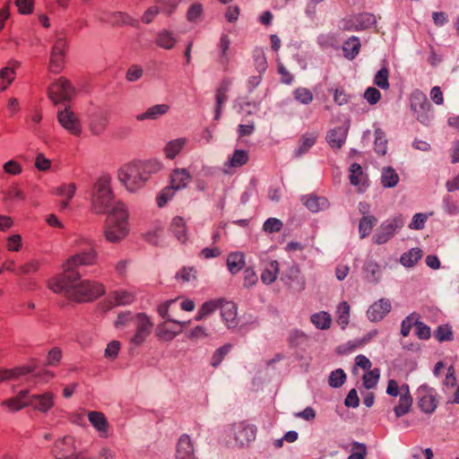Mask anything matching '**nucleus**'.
<instances>
[{"label": "nucleus", "instance_id": "1", "mask_svg": "<svg viewBox=\"0 0 459 459\" xmlns=\"http://www.w3.org/2000/svg\"><path fill=\"white\" fill-rule=\"evenodd\" d=\"M47 286L53 292L63 294L69 302L75 304L92 302L106 292L103 283L83 280L79 272L52 277L47 281Z\"/></svg>", "mask_w": 459, "mask_h": 459}, {"label": "nucleus", "instance_id": "2", "mask_svg": "<svg viewBox=\"0 0 459 459\" xmlns=\"http://www.w3.org/2000/svg\"><path fill=\"white\" fill-rule=\"evenodd\" d=\"M161 168L160 162L155 160H134L119 169L118 178L129 191L134 192L143 187L150 177Z\"/></svg>", "mask_w": 459, "mask_h": 459}, {"label": "nucleus", "instance_id": "3", "mask_svg": "<svg viewBox=\"0 0 459 459\" xmlns=\"http://www.w3.org/2000/svg\"><path fill=\"white\" fill-rule=\"evenodd\" d=\"M129 233L128 212L125 205L116 203L107 216L104 226L105 238L111 243L124 239Z\"/></svg>", "mask_w": 459, "mask_h": 459}, {"label": "nucleus", "instance_id": "4", "mask_svg": "<svg viewBox=\"0 0 459 459\" xmlns=\"http://www.w3.org/2000/svg\"><path fill=\"white\" fill-rule=\"evenodd\" d=\"M178 298L160 303L157 307V313L165 322L160 324L156 330V336L161 341H171L188 325L189 322L175 320L169 313V308L175 304Z\"/></svg>", "mask_w": 459, "mask_h": 459}, {"label": "nucleus", "instance_id": "5", "mask_svg": "<svg viewBox=\"0 0 459 459\" xmlns=\"http://www.w3.org/2000/svg\"><path fill=\"white\" fill-rule=\"evenodd\" d=\"M114 195L110 186V178L108 176L100 177L94 185L92 195V209L101 214L107 212L109 207H114Z\"/></svg>", "mask_w": 459, "mask_h": 459}, {"label": "nucleus", "instance_id": "6", "mask_svg": "<svg viewBox=\"0 0 459 459\" xmlns=\"http://www.w3.org/2000/svg\"><path fill=\"white\" fill-rule=\"evenodd\" d=\"M386 393L392 397L399 396L398 403L394 408L396 417H402L411 411L413 400L408 385L403 384L400 385L396 380L390 379L387 384Z\"/></svg>", "mask_w": 459, "mask_h": 459}, {"label": "nucleus", "instance_id": "7", "mask_svg": "<svg viewBox=\"0 0 459 459\" xmlns=\"http://www.w3.org/2000/svg\"><path fill=\"white\" fill-rule=\"evenodd\" d=\"M90 247L82 252L75 253L69 256L62 264L63 272L61 274H69L74 272H79V266H90L97 264L98 252L94 247L89 243Z\"/></svg>", "mask_w": 459, "mask_h": 459}, {"label": "nucleus", "instance_id": "8", "mask_svg": "<svg viewBox=\"0 0 459 459\" xmlns=\"http://www.w3.org/2000/svg\"><path fill=\"white\" fill-rule=\"evenodd\" d=\"M134 333L130 343L134 346L143 345L152 332L153 322L145 313H137L133 316Z\"/></svg>", "mask_w": 459, "mask_h": 459}, {"label": "nucleus", "instance_id": "9", "mask_svg": "<svg viewBox=\"0 0 459 459\" xmlns=\"http://www.w3.org/2000/svg\"><path fill=\"white\" fill-rule=\"evenodd\" d=\"M411 109L418 121L426 124L430 119L431 105L427 96L420 91H415L410 97Z\"/></svg>", "mask_w": 459, "mask_h": 459}, {"label": "nucleus", "instance_id": "10", "mask_svg": "<svg viewBox=\"0 0 459 459\" xmlns=\"http://www.w3.org/2000/svg\"><path fill=\"white\" fill-rule=\"evenodd\" d=\"M74 93V87L65 77L58 78L48 88V96L55 104L71 99Z\"/></svg>", "mask_w": 459, "mask_h": 459}, {"label": "nucleus", "instance_id": "11", "mask_svg": "<svg viewBox=\"0 0 459 459\" xmlns=\"http://www.w3.org/2000/svg\"><path fill=\"white\" fill-rule=\"evenodd\" d=\"M57 119L60 125L71 134L75 136L81 134V122L76 114L70 108H66L63 111L58 112Z\"/></svg>", "mask_w": 459, "mask_h": 459}, {"label": "nucleus", "instance_id": "12", "mask_svg": "<svg viewBox=\"0 0 459 459\" xmlns=\"http://www.w3.org/2000/svg\"><path fill=\"white\" fill-rule=\"evenodd\" d=\"M75 451V438L71 435L56 440L52 448V453L56 459H68Z\"/></svg>", "mask_w": 459, "mask_h": 459}, {"label": "nucleus", "instance_id": "13", "mask_svg": "<svg viewBox=\"0 0 459 459\" xmlns=\"http://www.w3.org/2000/svg\"><path fill=\"white\" fill-rule=\"evenodd\" d=\"M417 404L421 411L432 413L437 406V400L432 389L421 386L418 389Z\"/></svg>", "mask_w": 459, "mask_h": 459}, {"label": "nucleus", "instance_id": "14", "mask_svg": "<svg viewBox=\"0 0 459 459\" xmlns=\"http://www.w3.org/2000/svg\"><path fill=\"white\" fill-rule=\"evenodd\" d=\"M28 403L34 410L46 413L55 405V394L52 392H46L40 394H28Z\"/></svg>", "mask_w": 459, "mask_h": 459}, {"label": "nucleus", "instance_id": "15", "mask_svg": "<svg viewBox=\"0 0 459 459\" xmlns=\"http://www.w3.org/2000/svg\"><path fill=\"white\" fill-rule=\"evenodd\" d=\"M256 429L254 425L239 422L233 426L235 440L241 446H247L255 438Z\"/></svg>", "mask_w": 459, "mask_h": 459}, {"label": "nucleus", "instance_id": "16", "mask_svg": "<svg viewBox=\"0 0 459 459\" xmlns=\"http://www.w3.org/2000/svg\"><path fill=\"white\" fill-rule=\"evenodd\" d=\"M401 226L402 225L400 221L396 219L383 223L374 236V242L377 245L386 243L389 239H391L394 237L395 231Z\"/></svg>", "mask_w": 459, "mask_h": 459}, {"label": "nucleus", "instance_id": "17", "mask_svg": "<svg viewBox=\"0 0 459 459\" xmlns=\"http://www.w3.org/2000/svg\"><path fill=\"white\" fill-rule=\"evenodd\" d=\"M391 307L389 299H380L369 307L367 316L372 322L381 321L391 311Z\"/></svg>", "mask_w": 459, "mask_h": 459}, {"label": "nucleus", "instance_id": "18", "mask_svg": "<svg viewBox=\"0 0 459 459\" xmlns=\"http://www.w3.org/2000/svg\"><path fill=\"white\" fill-rule=\"evenodd\" d=\"M35 368V365H24L13 368H0V384L6 381L18 380L33 372Z\"/></svg>", "mask_w": 459, "mask_h": 459}, {"label": "nucleus", "instance_id": "19", "mask_svg": "<svg viewBox=\"0 0 459 459\" xmlns=\"http://www.w3.org/2000/svg\"><path fill=\"white\" fill-rule=\"evenodd\" d=\"M221 316L228 327L238 325L237 306L232 301L220 300Z\"/></svg>", "mask_w": 459, "mask_h": 459}, {"label": "nucleus", "instance_id": "20", "mask_svg": "<svg viewBox=\"0 0 459 459\" xmlns=\"http://www.w3.org/2000/svg\"><path fill=\"white\" fill-rule=\"evenodd\" d=\"M192 177L186 169H175L169 176V186L176 191L186 187Z\"/></svg>", "mask_w": 459, "mask_h": 459}, {"label": "nucleus", "instance_id": "21", "mask_svg": "<svg viewBox=\"0 0 459 459\" xmlns=\"http://www.w3.org/2000/svg\"><path fill=\"white\" fill-rule=\"evenodd\" d=\"M303 204L312 212H318L325 210L328 205V200L324 196L315 194L304 195L302 197Z\"/></svg>", "mask_w": 459, "mask_h": 459}, {"label": "nucleus", "instance_id": "22", "mask_svg": "<svg viewBox=\"0 0 459 459\" xmlns=\"http://www.w3.org/2000/svg\"><path fill=\"white\" fill-rule=\"evenodd\" d=\"M348 126H340L330 130L327 134V143L333 149H340L346 141Z\"/></svg>", "mask_w": 459, "mask_h": 459}, {"label": "nucleus", "instance_id": "23", "mask_svg": "<svg viewBox=\"0 0 459 459\" xmlns=\"http://www.w3.org/2000/svg\"><path fill=\"white\" fill-rule=\"evenodd\" d=\"M177 459L195 458L194 445L188 435H182L177 444Z\"/></svg>", "mask_w": 459, "mask_h": 459}, {"label": "nucleus", "instance_id": "24", "mask_svg": "<svg viewBox=\"0 0 459 459\" xmlns=\"http://www.w3.org/2000/svg\"><path fill=\"white\" fill-rule=\"evenodd\" d=\"M280 271V264L276 260H269L264 263V268L261 273V281L264 284H271L277 279Z\"/></svg>", "mask_w": 459, "mask_h": 459}, {"label": "nucleus", "instance_id": "25", "mask_svg": "<svg viewBox=\"0 0 459 459\" xmlns=\"http://www.w3.org/2000/svg\"><path fill=\"white\" fill-rule=\"evenodd\" d=\"M76 192V185L74 183L64 184L56 187L54 191L55 195L61 198L60 208L65 209L69 202L74 196Z\"/></svg>", "mask_w": 459, "mask_h": 459}, {"label": "nucleus", "instance_id": "26", "mask_svg": "<svg viewBox=\"0 0 459 459\" xmlns=\"http://www.w3.org/2000/svg\"><path fill=\"white\" fill-rule=\"evenodd\" d=\"M28 394L27 390H22L16 396L3 401L1 405L6 407L11 411H16L28 407Z\"/></svg>", "mask_w": 459, "mask_h": 459}, {"label": "nucleus", "instance_id": "27", "mask_svg": "<svg viewBox=\"0 0 459 459\" xmlns=\"http://www.w3.org/2000/svg\"><path fill=\"white\" fill-rule=\"evenodd\" d=\"M88 420L101 435L104 434V437H107L109 424L104 413L96 411H90L88 413Z\"/></svg>", "mask_w": 459, "mask_h": 459}, {"label": "nucleus", "instance_id": "28", "mask_svg": "<svg viewBox=\"0 0 459 459\" xmlns=\"http://www.w3.org/2000/svg\"><path fill=\"white\" fill-rule=\"evenodd\" d=\"M227 267L229 271L232 273H239L246 264L245 255L242 252H232L227 256Z\"/></svg>", "mask_w": 459, "mask_h": 459}, {"label": "nucleus", "instance_id": "29", "mask_svg": "<svg viewBox=\"0 0 459 459\" xmlns=\"http://www.w3.org/2000/svg\"><path fill=\"white\" fill-rule=\"evenodd\" d=\"M230 83H231V82H230V78H223L216 89L215 98H216L217 116L220 115L221 106L227 100V92L230 90Z\"/></svg>", "mask_w": 459, "mask_h": 459}, {"label": "nucleus", "instance_id": "30", "mask_svg": "<svg viewBox=\"0 0 459 459\" xmlns=\"http://www.w3.org/2000/svg\"><path fill=\"white\" fill-rule=\"evenodd\" d=\"M360 41L357 37H351L344 41L342 46L343 56L349 59H354L360 50Z\"/></svg>", "mask_w": 459, "mask_h": 459}, {"label": "nucleus", "instance_id": "31", "mask_svg": "<svg viewBox=\"0 0 459 459\" xmlns=\"http://www.w3.org/2000/svg\"><path fill=\"white\" fill-rule=\"evenodd\" d=\"M170 230L179 241L185 242L186 240L187 229L186 221L183 217L176 216L175 218H173L170 224Z\"/></svg>", "mask_w": 459, "mask_h": 459}, {"label": "nucleus", "instance_id": "32", "mask_svg": "<svg viewBox=\"0 0 459 459\" xmlns=\"http://www.w3.org/2000/svg\"><path fill=\"white\" fill-rule=\"evenodd\" d=\"M169 109V107L167 104L154 105L149 108L146 112L137 115L136 119L139 121H143L144 119H156L160 116L166 114Z\"/></svg>", "mask_w": 459, "mask_h": 459}, {"label": "nucleus", "instance_id": "33", "mask_svg": "<svg viewBox=\"0 0 459 459\" xmlns=\"http://www.w3.org/2000/svg\"><path fill=\"white\" fill-rule=\"evenodd\" d=\"M186 143V138H178L169 142L164 147L166 157L173 160L182 151Z\"/></svg>", "mask_w": 459, "mask_h": 459}, {"label": "nucleus", "instance_id": "34", "mask_svg": "<svg viewBox=\"0 0 459 459\" xmlns=\"http://www.w3.org/2000/svg\"><path fill=\"white\" fill-rule=\"evenodd\" d=\"M312 324L320 330H327L331 327L332 317L328 312L321 311L313 314L310 317Z\"/></svg>", "mask_w": 459, "mask_h": 459}, {"label": "nucleus", "instance_id": "35", "mask_svg": "<svg viewBox=\"0 0 459 459\" xmlns=\"http://www.w3.org/2000/svg\"><path fill=\"white\" fill-rule=\"evenodd\" d=\"M377 219L374 215H364L359 223V232L361 238L370 235L376 226Z\"/></svg>", "mask_w": 459, "mask_h": 459}, {"label": "nucleus", "instance_id": "36", "mask_svg": "<svg viewBox=\"0 0 459 459\" xmlns=\"http://www.w3.org/2000/svg\"><path fill=\"white\" fill-rule=\"evenodd\" d=\"M350 182L354 186H364L367 180V176L362 170V168L358 163H352L350 167Z\"/></svg>", "mask_w": 459, "mask_h": 459}, {"label": "nucleus", "instance_id": "37", "mask_svg": "<svg viewBox=\"0 0 459 459\" xmlns=\"http://www.w3.org/2000/svg\"><path fill=\"white\" fill-rule=\"evenodd\" d=\"M422 257L421 249L415 247L410 249L408 252L403 254L401 256V263L406 267H412L415 265Z\"/></svg>", "mask_w": 459, "mask_h": 459}, {"label": "nucleus", "instance_id": "38", "mask_svg": "<svg viewBox=\"0 0 459 459\" xmlns=\"http://www.w3.org/2000/svg\"><path fill=\"white\" fill-rule=\"evenodd\" d=\"M399 181V176L395 170L391 168H384L382 170L381 183L385 187H393Z\"/></svg>", "mask_w": 459, "mask_h": 459}, {"label": "nucleus", "instance_id": "39", "mask_svg": "<svg viewBox=\"0 0 459 459\" xmlns=\"http://www.w3.org/2000/svg\"><path fill=\"white\" fill-rule=\"evenodd\" d=\"M293 97L296 101L303 105H308L313 101V92L306 87H298L293 91Z\"/></svg>", "mask_w": 459, "mask_h": 459}, {"label": "nucleus", "instance_id": "40", "mask_svg": "<svg viewBox=\"0 0 459 459\" xmlns=\"http://www.w3.org/2000/svg\"><path fill=\"white\" fill-rule=\"evenodd\" d=\"M337 323L345 328L349 324L350 319V305L347 301L341 302L337 307Z\"/></svg>", "mask_w": 459, "mask_h": 459}, {"label": "nucleus", "instance_id": "41", "mask_svg": "<svg viewBox=\"0 0 459 459\" xmlns=\"http://www.w3.org/2000/svg\"><path fill=\"white\" fill-rule=\"evenodd\" d=\"M248 153L244 150H236L231 158L228 160L227 166L238 168L245 165L248 161Z\"/></svg>", "mask_w": 459, "mask_h": 459}, {"label": "nucleus", "instance_id": "42", "mask_svg": "<svg viewBox=\"0 0 459 459\" xmlns=\"http://www.w3.org/2000/svg\"><path fill=\"white\" fill-rule=\"evenodd\" d=\"M317 135L314 133H307L299 139L298 154L301 155L307 152L316 142Z\"/></svg>", "mask_w": 459, "mask_h": 459}, {"label": "nucleus", "instance_id": "43", "mask_svg": "<svg viewBox=\"0 0 459 459\" xmlns=\"http://www.w3.org/2000/svg\"><path fill=\"white\" fill-rule=\"evenodd\" d=\"M15 78L13 67H4L0 70V91L6 90Z\"/></svg>", "mask_w": 459, "mask_h": 459}, {"label": "nucleus", "instance_id": "44", "mask_svg": "<svg viewBox=\"0 0 459 459\" xmlns=\"http://www.w3.org/2000/svg\"><path fill=\"white\" fill-rule=\"evenodd\" d=\"M112 297L118 306H125L133 303L135 299V295L128 290H117L113 292Z\"/></svg>", "mask_w": 459, "mask_h": 459}, {"label": "nucleus", "instance_id": "45", "mask_svg": "<svg viewBox=\"0 0 459 459\" xmlns=\"http://www.w3.org/2000/svg\"><path fill=\"white\" fill-rule=\"evenodd\" d=\"M232 348L231 344H225L217 349L211 357L210 363L213 368H217L224 358L229 354Z\"/></svg>", "mask_w": 459, "mask_h": 459}, {"label": "nucleus", "instance_id": "46", "mask_svg": "<svg viewBox=\"0 0 459 459\" xmlns=\"http://www.w3.org/2000/svg\"><path fill=\"white\" fill-rule=\"evenodd\" d=\"M219 307L220 300H211L204 303L195 316V320L200 321L204 319L205 316H207L208 315L214 312L217 308H219Z\"/></svg>", "mask_w": 459, "mask_h": 459}, {"label": "nucleus", "instance_id": "47", "mask_svg": "<svg viewBox=\"0 0 459 459\" xmlns=\"http://www.w3.org/2000/svg\"><path fill=\"white\" fill-rule=\"evenodd\" d=\"M380 377V372L378 368H374L367 371L363 376V385L367 389L373 388L377 385L378 379Z\"/></svg>", "mask_w": 459, "mask_h": 459}, {"label": "nucleus", "instance_id": "48", "mask_svg": "<svg viewBox=\"0 0 459 459\" xmlns=\"http://www.w3.org/2000/svg\"><path fill=\"white\" fill-rule=\"evenodd\" d=\"M388 78L389 70L384 66L375 75L374 83L383 90H387L390 86Z\"/></svg>", "mask_w": 459, "mask_h": 459}, {"label": "nucleus", "instance_id": "49", "mask_svg": "<svg viewBox=\"0 0 459 459\" xmlns=\"http://www.w3.org/2000/svg\"><path fill=\"white\" fill-rule=\"evenodd\" d=\"M40 262L39 260H30L26 264L17 268L16 273L18 275H27L37 273L40 268Z\"/></svg>", "mask_w": 459, "mask_h": 459}, {"label": "nucleus", "instance_id": "50", "mask_svg": "<svg viewBox=\"0 0 459 459\" xmlns=\"http://www.w3.org/2000/svg\"><path fill=\"white\" fill-rule=\"evenodd\" d=\"M176 192L177 191L170 186L164 187L157 196V205L160 208L165 206L167 203L174 197Z\"/></svg>", "mask_w": 459, "mask_h": 459}, {"label": "nucleus", "instance_id": "51", "mask_svg": "<svg viewBox=\"0 0 459 459\" xmlns=\"http://www.w3.org/2000/svg\"><path fill=\"white\" fill-rule=\"evenodd\" d=\"M346 379V374L341 368L333 371L328 378L329 385L334 388L340 387L343 385Z\"/></svg>", "mask_w": 459, "mask_h": 459}, {"label": "nucleus", "instance_id": "52", "mask_svg": "<svg viewBox=\"0 0 459 459\" xmlns=\"http://www.w3.org/2000/svg\"><path fill=\"white\" fill-rule=\"evenodd\" d=\"M258 281V277L253 268L247 267L243 273V285L246 288L255 286Z\"/></svg>", "mask_w": 459, "mask_h": 459}, {"label": "nucleus", "instance_id": "53", "mask_svg": "<svg viewBox=\"0 0 459 459\" xmlns=\"http://www.w3.org/2000/svg\"><path fill=\"white\" fill-rule=\"evenodd\" d=\"M367 447L364 444L353 442L351 444V454L348 459H365Z\"/></svg>", "mask_w": 459, "mask_h": 459}, {"label": "nucleus", "instance_id": "54", "mask_svg": "<svg viewBox=\"0 0 459 459\" xmlns=\"http://www.w3.org/2000/svg\"><path fill=\"white\" fill-rule=\"evenodd\" d=\"M175 39L168 31L160 33L157 38V44L163 48H172L175 45Z\"/></svg>", "mask_w": 459, "mask_h": 459}, {"label": "nucleus", "instance_id": "55", "mask_svg": "<svg viewBox=\"0 0 459 459\" xmlns=\"http://www.w3.org/2000/svg\"><path fill=\"white\" fill-rule=\"evenodd\" d=\"M435 337L439 342L451 341L453 333L447 325H439L435 332Z\"/></svg>", "mask_w": 459, "mask_h": 459}, {"label": "nucleus", "instance_id": "56", "mask_svg": "<svg viewBox=\"0 0 459 459\" xmlns=\"http://www.w3.org/2000/svg\"><path fill=\"white\" fill-rule=\"evenodd\" d=\"M120 349H121L120 342L116 341V340L110 342L107 345V348L105 349V357L111 360L115 359L117 357Z\"/></svg>", "mask_w": 459, "mask_h": 459}, {"label": "nucleus", "instance_id": "57", "mask_svg": "<svg viewBox=\"0 0 459 459\" xmlns=\"http://www.w3.org/2000/svg\"><path fill=\"white\" fill-rule=\"evenodd\" d=\"M65 65V56L52 55L50 56L49 70L54 74H58L62 71Z\"/></svg>", "mask_w": 459, "mask_h": 459}, {"label": "nucleus", "instance_id": "58", "mask_svg": "<svg viewBox=\"0 0 459 459\" xmlns=\"http://www.w3.org/2000/svg\"><path fill=\"white\" fill-rule=\"evenodd\" d=\"M282 228V222L276 218H270L265 221L263 229L265 232L273 233L279 232Z\"/></svg>", "mask_w": 459, "mask_h": 459}, {"label": "nucleus", "instance_id": "59", "mask_svg": "<svg viewBox=\"0 0 459 459\" xmlns=\"http://www.w3.org/2000/svg\"><path fill=\"white\" fill-rule=\"evenodd\" d=\"M35 0H16L15 5L22 14H30L33 12Z\"/></svg>", "mask_w": 459, "mask_h": 459}, {"label": "nucleus", "instance_id": "60", "mask_svg": "<svg viewBox=\"0 0 459 459\" xmlns=\"http://www.w3.org/2000/svg\"><path fill=\"white\" fill-rule=\"evenodd\" d=\"M195 273L194 267H184L177 273V278L183 282H187L195 279Z\"/></svg>", "mask_w": 459, "mask_h": 459}, {"label": "nucleus", "instance_id": "61", "mask_svg": "<svg viewBox=\"0 0 459 459\" xmlns=\"http://www.w3.org/2000/svg\"><path fill=\"white\" fill-rule=\"evenodd\" d=\"M415 331L416 335L421 340H428L431 335L430 328L420 321H415Z\"/></svg>", "mask_w": 459, "mask_h": 459}, {"label": "nucleus", "instance_id": "62", "mask_svg": "<svg viewBox=\"0 0 459 459\" xmlns=\"http://www.w3.org/2000/svg\"><path fill=\"white\" fill-rule=\"evenodd\" d=\"M364 98L369 104L374 105L379 101L381 93L377 89L368 87L364 92Z\"/></svg>", "mask_w": 459, "mask_h": 459}, {"label": "nucleus", "instance_id": "63", "mask_svg": "<svg viewBox=\"0 0 459 459\" xmlns=\"http://www.w3.org/2000/svg\"><path fill=\"white\" fill-rule=\"evenodd\" d=\"M22 247V237L18 234H13L7 238L6 248L9 251L17 252Z\"/></svg>", "mask_w": 459, "mask_h": 459}, {"label": "nucleus", "instance_id": "64", "mask_svg": "<svg viewBox=\"0 0 459 459\" xmlns=\"http://www.w3.org/2000/svg\"><path fill=\"white\" fill-rule=\"evenodd\" d=\"M349 95L342 87H338L333 90V100L336 104H347L349 102Z\"/></svg>", "mask_w": 459, "mask_h": 459}]
</instances>
